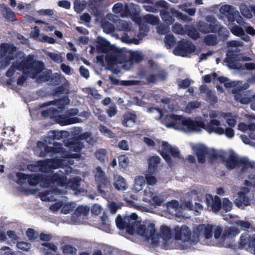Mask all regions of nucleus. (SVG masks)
Instances as JSON below:
<instances>
[{"label": "nucleus", "mask_w": 255, "mask_h": 255, "mask_svg": "<svg viewBox=\"0 0 255 255\" xmlns=\"http://www.w3.org/2000/svg\"><path fill=\"white\" fill-rule=\"evenodd\" d=\"M45 53L54 62L58 63L62 62V57L59 54L57 53H52L47 51H45Z\"/></svg>", "instance_id": "nucleus-55"}, {"label": "nucleus", "mask_w": 255, "mask_h": 255, "mask_svg": "<svg viewBox=\"0 0 255 255\" xmlns=\"http://www.w3.org/2000/svg\"><path fill=\"white\" fill-rule=\"evenodd\" d=\"M140 77L145 79L148 83H155L158 79H164L166 77V73L162 71L159 75H155L151 72H142Z\"/></svg>", "instance_id": "nucleus-34"}, {"label": "nucleus", "mask_w": 255, "mask_h": 255, "mask_svg": "<svg viewBox=\"0 0 255 255\" xmlns=\"http://www.w3.org/2000/svg\"><path fill=\"white\" fill-rule=\"evenodd\" d=\"M218 80L221 83H224V86L226 88L233 87L232 91L235 94V99L237 101H239L243 104H247L251 101L252 97L249 92H241L242 90L248 88V84H242V83L240 81H231L229 79L224 77L218 78Z\"/></svg>", "instance_id": "nucleus-9"}, {"label": "nucleus", "mask_w": 255, "mask_h": 255, "mask_svg": "<svg viewBox=\"0 0 255 255\" xmlns=\"http://www.w3.org/2000/svg\"><path fill=\"white\" fill-rule=\"evenodd\" d=\"M240 244L246 249L255 246V234L251 235L249 232L243 234L240 240Z\"/></svg>", "instance_id": "nucleus-29"}, {"label": "nucleus", "mask_w": 255, "mask_h": 255, "mask_svg": "<svg viewBox=\"0 0 255 255\" xmlns=\"http://www.w3.org/2000/svg\"><path fill=\"white\" fill-rule=\"evenodd\" d=\"M133 20L140 26L139 28V35L138 36V41L141 40L145 35L147 32V28L143 30L142 26L144 25L145 23H149L152 25L156 24L159 19L158 17H156L152 14H146L142 17L138 16L133 15L132 17Z\"/></svg>", "instance_id": "nucleus-16"}, {"label": "nucleus", "mask_w": 255, "mask_h": 255, "mask_svg": "<svg viewBox=\"0 0 255 255\" xmlns=\"http://www.w3.org/2000/svg\"><path fill=\"white\" fill-rule=\"evenodd\" d=\"M68 136V132L66 131H50L48 133V137L53 139L59 140L63 139Z\"/></svg>", "instance_id": "nucleus-41"}, {"label": "nucleus", "mask_w": 255, "mask_h": 255, "mask_svg": "<svg viewBox=\"0 0 255 255\" xmlns=\"http://www.w3.org/2000/svg\"><path fill=\"white\" fill-rule=\"evenodd\" d=\"M137 219V216L135 214H132L129 216H126L124 218L119 215L116 220V224L119 229H126L129 235H138L145 241H150L153 245L161 244L166 250L175 249V237L173 238L169 228L161 227L159 236L155 233L153 224L142 225Z\"/></svg>", "instance_id": "nucleus-2"}, {"label": "nucleus", "mask_w": 255, "mask_h": 255, "mask_svg": "<svg viewBox=\"0 0 255 255\" xmlns=\"http://www.w3.org/2000/svg\"><path fill=\"white\" fill-rule=\"evenodd\" d=\"M160 158L158 156H153L148 159V171L150 173H154L158 170Z\"/></svg>", "instance_id": "nucleus-36"}, {"label": "nucleus", "mask_w": 255, "mask_h": 255, "mask_svg": "<svg viewBox=\"0 0 255 255\" xmlns=\"http://www.w3.org/2000/svg\"><path fill=\"white\" fill-rule=\"evenodd\" d=\"M76 206V204L74 202L64 203L63 202V206L61 209V213L63 214H69L75 208Z\"/></svg>", "instance_id": "nucleus-46"}, {"label": "nucleus", "mask_w": 255, "mask_h": 255, "mask_svg": "<svg viewBox=\"0 0 255 255\" xmlns=\"http://www.w3.org/2000/svg\"><path fill=\"white\" fill-rule=\"evenodd\" d=\"M236 225L242 230H246L251 228V224L246 221L239 220L236 222Z\"/></svg>", "instance_id": "nucleus-62"}, {"label": "nucleus", "mask_w": 255, "mask_h": 255, "mask_svg": "<svg viewBox=\"0 0 255 255\" xmlns=\"http://www.w3.org/2000/svg\"><path fill=\"white\" fill-rule=\"evenodd\" d=\"M146 184L145 177L143 176H136L134 179V183L132 187L133 191L139 192L142 190Z\"/></svg>", "instance_id": "nucleus-38"}, {"label": "nucleus", "mask_w": 255, "mask_h": 255, "mask_svg": "<svg viewBox=\"0 0 255 255\" xmlns=\"http://www.w3.org/2000/svg\"><path fill=\"white\" fill-rule=\"evenodd\" d=\"M167 211L171 214L174 215L180 218L185 217L183 212L180 211L179 203L177 200H172L166 203Z\"/></svg>", "instance_id": "nucleus-30"}, {"label": "nucleus", "mask_w": 255, "mask_h": 255, "mask_svg": "<svg viewBox=\"0 0 255 255\" xmlns=\"http://www.w3.org/2000/svg\"><path fill=\"white\" fill-rule=\"evenodd\" d=\"M124 9H125L126 11L121 13L122 17H133V15L137 14L139 11V6L133 3H130L124 7L122 3L119 2L115 4L113 7V11L115 13H121Z\"/></svg>", "instance_id": "nucleus-18"}, {"label": "nucleus", "mask_w": 255, "mask_h": 255, "mask_svg": "<svg viewBox=\"0 0 255 255\" xmlns=\"http://www.w3.org/2000/svg\"><path fill=\"white\" fill-rule=\"evenodd\" d=\"M206 202L209 208H210L214 212H218L221 208V203L220 198L215 196L213 197L210 194H207L206 196Z\"/></svg>", "instance_id": "nucleus-27"}, {"label": "nucleus", "mask_w": 255, "mask_h": 255, "mask_svg": "<svg viewBox=\"0 0 255 255\" xmlns=\"http://www.w3.org/2000/svg\"><path fill=\"white\" fill-rule=\"evenodd\" d=\"M76 250L70 245H66L63 248V253L65 255H75Z\"/></svg>", "instance_id": "nucleus-56"}, {"label": "nucleus", "mask_w": 255, "mask_h": 255, "mask_svg": "<svg viewBox=\"0 0 255 255\" xmlns=\"http://www.w3.org/2000/svg\"><path fill=\"white\" fill-rule=\"evenodd\" d=\"M195 49V46L191 42L183 39L178 43L173 52L176 55L184 57L188 53L194 52Z\"/></svg>", "instance_id": "nucleus-20"}, {"label": "nucleus", "mask_w": 255, "mask_h": 255, "mask_svg": "<svg viewBox=\"0 0 255 255\" xmlns=\"http://www.w3.org/2000/svg\"><path fill=\"white\" fill-rule=\"evenodd\" d=\"M95 179L98 184V190L101 193L105 191L103 189H109L110 187V182L106 177L105 172L100 167H97L95 170Z\"/></svg>", "instance_id": "nucleus-22"}, {"label": "nucleus", "mask_w": 255, "mask_h": 255, "mask_svg": "<svg viewBox=\"0 0 255 255\" xmlns=\"http://www.w3.org/2000/svg\"><path fill=\"white\" fill-rule=\"evenodd\" d=\"M143 6L147 11L156 12L158 11H160L162 8H165L167 7V3L162 0L153 3L152 0L151 2L145 4Z\"/></svg>", "instance_id": "nucleus-32"}, {"label": "nucleus", "mask_w": 255, "mask_h": 255, "mask_svg": "<svg viewBox=\"0 0 255 255\" xmlns=\"http://www.w3.org/2000/svg\"><path fill=\"white\" fill-rule=\"evenodd\" d=\"M66 101H68V99L59 100L44 103L42 107L53 105L55 107L50 108L46 111H42L41 112L42 116L44 117H49L51 118H55L56 122L62 126L77 123L79 121L77 118L71 117L78 114V111L77 109H71L68 111L67 114L64 116L59 115L60 113H62L63 111L64 103H68Z\"/></svg>", "instance_id": "nucleus-6"}, {"label": "nucleus", "mask_w": 255, "mask_h": 255, "mask_svg": "<svg viewBox=\"0 0 255 255\" xmlns=\"http://www.w3.org/2000/svg\"><path fill=\"white\" fill-rule=\"evenodd\" d=\"M205 43L209 45H214L217 43V38L214 35H208L204 39Z\"/></svg>", "instance_id": "nucleus-59"}, {"label": "nucleus", "mask_w": 255, "mask_h": 255, "mask_svg": "<svg viewBox=\"0 0 255 255\" xmlns=\"http://www.w3.org/2000/svg\"><path fill=\"white\" fill-rule=\"evenodd\" d=\"M156 144L158 150L169 166L173 165L171 154L175 158L182 159L179 150L177 147L171 145L165 141L157 140Z\"/></svg>", "instance_id": "nucleus-13"}, {"label": "nucleus", "mask_w": 255, "mask_h": 255, "mask_svg": "<svg viewBox=\"0 0 255 255\" xmlns=\"http://www.w3.org/2000/svg\"><path fill=\"white\" fill-rule=\"evenodd\" d=\"M86 8V3L84 1L76 0L74 2V9L77 12L80 13Z\"/></svg>", "instance_id": "nucleus-60"}, {"label": "nucleus", "mask_w": 255, "mask_h": 255, "mask_svg": "<svg viewBox=\"0 0 255 255\" xmlns=\"http://www.w3.org/2000/svg\"><path fill=\"white\" fill-rule=\"evenodd\" d=\"M99 129L102 133L110 138H115L116 137L115 134L111 129L103 125H100L99 126Z\"/></svg>", "instance_id": "nucleus-53"}, {"label": "nucleus", "mask_w": 255, "mask_h": 255, "mask_svg": "<svg viewBox=\"0 0 255 255\" xmlns=\"http://www.w3.org/2000/svg\"><path fill=\"white\" fill-rule=\"evenodd\" d=\"M89 207L87 206H78L71 218V222L73 224H80L85 222V217L89 213Z\"/></svg>", "instance_id": "nucleus-23"}, {"label": "nucleus", "mask_w": 255, "mask_h": 255, "mask_svg": "<svg viewBox=\"0 0 255 255\" xmlns=\"http://www.w3.org/2000/svg\"><path fill=\"white\" fill-rule=\"evenodd\" d=\"M97 228L108 232L110 230V224L107 217H103L100 219L99 223L96 224Z\"/></svg>", "instance_id": "nucleus-44"}, {"label": "nucleus", "mask_w": 255, "mask_h": 255, "mask_svg": "<svg viewBox=\"0 0 255 255\" xmlns=\"http://www.w3.org/2000/svg\"><path fill=\"white\" fill-rule=\"evenodd\" d=\"M228 62V67L230 69H247L248 70H254L255 69V64L254 63H247L243 65L241 62H236L235 60V62L233 61V58L227 59L225 62Z\"/></svg>", "instance_id": "nucleus-28"}, {"label": "nucleus", "mask_w": 255, "mask_h": 255, "mask_svg": "<svg viewBox=\"0 0 255 255\" xmlns=\"http://www.w3.org/2000/svg\"><path fill=\"white\" fill-rule=\"evenodd\" d=\"M219 11L223 16L227 17L228 21L232 22L235 21L239 25H244L245 21L240 15L239 11L234 6L228 4H225L220 8Z\"/></svg>", "instance_id": "nucleus-14"}, {"label": "nucleus", "mask_w": 255, "mask_h": 255, "mask_svg": "<svg viewBox=\"0 0 255 255\" xmlns=\"http://www.w3.org/2000/svg\"><path fill=\"white\" fill-rule=\"evenodd\" d=\"M97 228L108 232L110 230V224L107 217H103L100 219L99 223L96 224Z\"/></svg>", "instance_id": "nucleus-43"}, {"label": "nucleus", "mask_w": 255, "mask_h": 255, "mask_svg": "<svg viewBox=\"0 0 255 255\" xmlns=\"http://www.w3.org/2000/svg\"><path fill=\"white\" fill-rule=\"evenodd\" d=\"M219 27V22L212 16H207L205 21H200L198 29L204 33L216 32Z\"/></svg>", "instance_id": "nucleus-19"}, {"label": "nucleus", "mask_w": 255, "mask_h": 255, "mask_svg": "<svg viewBox=\"0 0 255 255\" xmlns=\"http://www.w3.org/2000/svg\"><path fill=\"white\" fill-rule=\"evenodd\" d=\"M142 200L152 205L159 206L164 202V198L153 188L147 186L143 191Z\"/></svg>", "instance_id": "nucleus-17"}, {"label": "nucleus", "mask_w": 255, "mask_h": 255, "mask_svg": "<svg viewBox=\"0 0 255 255\" xmlns=\"http://www.w3.org/2000/svg\"><path fill=\"white\" fill-rule=\"evenodd\" d=\"M160 122L167 128H173L186 133H194L196 131V118L192 119L182 115L172 114L166 115Z\"/></svg>", "instance_id": "nucleus-8"}, {"label": "nucleus", "mask_w": 255, "mask_h": 255, "mask_svg": "<svg viewBox=\"0 0 255 255\" xmlns=\"http://www.w3.org/2000/svg\"><path fill=\"white\" fill-rule=\"evenodd\" d=\"M217 30H218L219 36L221 37V38L223 40L227 39L228 37L229 32L226 28L224 27H221L219 25V27Z\"/></svg>", "instance_id": "nucleus-63"}, {"label": "nucleus", "mask_w": 255, "mask_h": 255, "mask_svg": "<svg viewBox=\"0 0 255 255\" xmlns=\"http://www.w3.org/2000/svg\"><path fill=\"white\" fill-rule=\"evenodd\" d=\"M167 6L165 8L160 10V16L166 23L171 24L173 22L174 19L170 15L169 12L167 11Z\"/></svg>", "instance_id": "nucleus-42"}, {"label": "nucleus", "mask_w": 255, "mask_h": 255, "mask_svg": "<svg viewBox=\"0 0 255 255\" xmlns=\"http://www.w3.org/2000/svg\"><path fill=\"white\" fill-rule=\"evenodd\" d=\"M186 26L183 28L182 25L178 23L175 24L172 28L173 31L177 34L183 35L187 33L188 35L193 39H197L199 37V33L196 30H188Z\"/></svg>", "instance_id": "nucleus-26"}, {"label": "nucleus", "mask_w": 255, "mask_h": 255, "mask_svg": "<svg viewBox=\"0 0 255 255\" xmlns=\"http://www.w3.org/2000/svg\"><path fill=\"white\" fill-rule=\"evenodd\" d=\"M0 49L2 52V66L5 67L9 64V61L13 59V57L16 54V49L13 45L5 43L1 44Z\"/></svg>", "instance_id": "nucleus-21"}, {"label": "nucleus", "mask_w": 255, "mask_h": 255, "mask_svg": "<svg viewBox=\"0 0 255 255\" xmlns=\"http://www.w3.org/2000/svg\"><path fill=\"white\" fill-rule=\"evenodd\" d=\"M229 28L231 32L235 35L240 37L242 40L246 42H250L251 41V38L248 34H246L244 29L240 25H229Z\"/></svg>", "instance_id": "nucleus-31"}, {"label": "nucleus", "mask_w": 255, "mask_h": 255, "mask_svg": "<svg viewBox=\"0 0 255 255\" xmlns=\"http://www.w3.org/2000/svg\"><path fill=\"white\" fill-rule=\"evenodd\" d=\"M245 46L244 43L241 40H231L227 42V57L225 59L224 63H226L228 66V62H225L228 58H235L236 56H233L231 53L239 52L241 51L240 48H243Z\"/></svg>", "instance_id": "nucleus-24"}, {"label": "nucleus", "mask_w": 255, "mask_h": 255, "mask_svg": "<svg viewBox=\"0 0 255 255\" xmlns=\"http://www.w3.org/2000/svg\"><path fill=\"white\" fill-rule=\"evenodd\" d=\"M191 232L189 227L182 226L174 229L175 249L185 250L190 247Z\"/></svg>", "instance_id": "nucleus-12"}, {"label": "nucleus", "mask_w": 255, "mask_h": 255, "mask_svg": "<svg viewBox=\"0 0 255 255\" xmlns=\"http://www.w3.org/2000/svg\"><path fill=\"white\" fill-rule=\"evenodd\" d=\"M42 33H40V30L37 26H35L30 33V36L39 41Z\"/></svg>", "instance_id": "nucleus-61"}, {"label": "nucleus", "mask_w": 255, "mask_h": 255, "mask_svg": "<svg viewBox=\"0 0 255 255\" xmlns=\"http://www.w3.org/2000/svg\"><path fill=\"white\" fill-rule=\"evenodd\" d=\"M97 48L100 52L107 53L112 49V46L109 42L101 37L97 38Z\"/></svg>", "instance_id": "nucleus-35"}, {"label": "nucleus", "mask_w": 255, "mask_h": 255, "mask_svg": "<svg viewBox=\"0 0 255 255\" xmlns=\"http://www.w3.org/2000/svg\"><path fill=\"white\" fill-rule=\"evenodd\" d=\"M136 116L134 114L127 113L124 116L123 124L127 127H133L135 123Z\"/></svg>", "instance_id": "nucleus-39"}, {"label": "nucleus", "mask_w": 255, "mask_h": 255, "mask_svg": "<svg viewBox=\"0 0 255 255\" xmlns=\"http://www.w3.org/2000/svg\"><path fill=\"white\" fill-rule=\"evenodd\" d=\"M42 255H60L55 254L58 251V247L55 244L52 242L44 243L42 244Z\"/></svg>", "instance_id": "nucleus-33"}, {"label": "nucleus", "mask_w": 255, "mask_h": 255, "mask_svg": "<svg viewBox=\"0 0 255 255\" xmlns=\"http://www.w3.org/2000/svg\"><path fill=\"white\" fill-rule=\"evenodd\" d=\"M147 112L152 114V117L156 120H162L161 118L163 116V113L161 110L157 108H149L147 109ZM164 119H163V120Z\"/></svg>", "instance_id": "nucleus-48"}, {"label": "nucleus", "mask_w": 255, "mask_h": 255, "mask_svg": "<svg viewBox=\"0 0 255 255\" xmlns=\"http://www.w3.org/2000/svg\"><path fill=\"white\" fill-rule=\"evenodd\" d=\"M238 129L243 132L248 130L252 131L255 129V125L252 123L247 125L244 123H241L238 125Z\"/></svg>", "instance_id": "nucleus-50"}, {"label": "nucleus", "mask_w": 255, "mask_h": 255, "mask_svg": "<svg viewBox=\"0 0 255 255\" xmlns=\"http://www.w3.org/2000/svg\"><path fill=\"white\" fill-rule=\"evenodd\" d=\"M90 132H86L80 135V140L73 139L72 141L65 142L63 147L61 144L55 142L53 147H49L46 145L45 141H38L35 149V154L40 157L49 156H53L54 154H57L52 159H48L44 161H38L36 164H31L27 166L29 171L32 172L41 171L44 173L50 172L52 169L62 168L64 170L65 173L61 170L53 173L52 175L43 176L41 178L37 174L27 175L18 172L16 176L18 178L17 183L23 184L27 182L30 185H35L39 183L41 187H51L55 186L69 188L76 191V193L80 194L85 192V190L80 188V187L82 181L81 178L76 177L67 181L65 175L75 172V170L70 166L74 164L73 158H79V152L83 147V143L81 140L85 139L86 141L91 144L95 142V140L90 138Z\"/></svg>", "instance_id": "nucleus-1"}, {"label": "nucleus", "mask_w": 255, "mask_h": 255, "mask_svg": "<svg viewBox=\"0 0 255 255\" xmlns=\"http://www.w3.org/2000/svg\"><path fill=\"white\" fill-rule=\"evenodd\" d=\"M108 20H110L113 22H116L118 20V17L114 14L109 13L106 15V18L103 19L101 22L102 27L105 32L108 34H112L113 36L117 38H121V40L125 43L128 44L133 43L138 44L139 41L137 38H130L129 35L127 33L124 34L121 37H120L118 35L113 33L115 31V26Z\"/></svg>", "instance_id": "nucleus-11"}, {"label": "nucleus", "mask_w": 255, "mask_h": 255, "mask_svg": "<svg viewBox=\"0 0 255 255\" xmlns=\"http://www.w3.org/2000/svg\"><path fill=\"white\" fill-rule=\"evenodd\" d=\"M191 4L190 2L185 3L180 5H178L177 7L181 9L182 11H184L188 13L190 15L193 16L195 14L196 12V8H188L187 7L190 6Z\"/></svg>", "instance_id": "nucleus-52"}, {"label": "nucleus", "mask_w": 255, "mask_h": 255, "mask_svg": "<svg viewBox=\"0 0 255 255\" xmlns=\"http://www.w3.org/2000/svg\"><path fill=\"white\" fill-rule=\"evenodd\" d=\"M200 106V103L198 102H191L186 105L184 111L187 113L191 114L196 109L199 108Z\"/></svg>", "instance_id": "nucleus-49"}, {"label": "nucleus", "mask_w": 255, "mask_h": 255, "mask_svg": "<svg viewBox=\"0 0 255 255\" xmlns=\"http://www.w3.org/2000/svg\"><path fill=\"white\" fill-rule=\"evenodd\" d=\"M129 163L128 157L125 155H120L119 157V164L120 167L125 169Z\"/></svg>", "instance_id": "nucleus-57"}, {"label": "nucleus", "mask_w": 255, "mask_h": 255, "mask_svg": "<svg viewBox=\"0 0 255 255\" xmlns=\"http://www.w3.org/2000/svg\"><path fill=\"white\" fill-rule=\"evenodd\" d=\"M196 233L206 245L224 246L225 242L239 234L240 230L237 227L224 228L219 225L202 224L197 227Z\"/></svg>", "instance_id": "nucleus-3"}, {"label": "nucleus", "mask_w": 255, "mask_h": 255, "mask_svg": "<svg viewBox=\"0 0 255 255\" xmlns=\"http://www.w3.org/2000/svg\"><path fill=\"white\" fill-rule=\"evenodd\" d=\"M31 244L28 242H19L17 243V248L21 251L28 252L31 249Z\"/></svg>", "instance_id": "nucleus-58"}, {"label": "nucleus", "mask_w": 255, "mask_h": 255, "mask_svg": "<svg viewBox=\"0 0 255 255\" xmlns=\"http://www.w3.org/2000/svg\"><path fill=\"white\" fill-rule=\"evenodd\" d=\"M20 59L8 69L6 74L7 77L13 75L14 69L22 71L23 74L32 78H37L38 82L48 80L51 73L50 70L44 69L43 64L39 61H34L30 57L22 59L23 53H19Z\"/></svg>", "instance_id": "nucleus-4"}, {"label": "nucleus", "mask_w": 255, "mask_h": 255, "mask_svg": "<svg viewBox=\"0 0 255 255\" xmlns=\"http://www.w3.org/2000/svg\"><path fill=\"white\" fill-rule=\"evenodd\" d=\"M221 118L226 121V123L230 127H234L236 124V117L231 113L221 112Z\"/></svg>", "instance_id": "nucleus-40"}, {"label": "nucleus", "mask_w": 255, "mask_h": 255, "mask_svg": "<svg viewBox=\"0 0 255 255\" xmlns=\"http://www.w3.org/2000/svg\"><path fill=\"white\" fill-rule=\"evenodd\" d=\"M240 9L242 14L245 18L251 19L253 17V14L251 9V5L248 6L245 4H242L240 6Z\"/></svg>", "instance_id": "nucleus-45"}, {"label": "nucleus", "mask_w": 255, "mask_h": 255, "mask_svg": "<svg viewBox=\"0 0 255 255\" xmlns=\"http://www.w3.org/2000/svg\"><path fill=\"white\" fill-rule=\"evenodd\" d=\"M142 58L141 53L138 51H127L125 49H116L113 53L108 54L106 61L108 65L115 72L123 68L130 69L134 62H138Z\"/></svg>", "instance_id": "nucleus-5"}, {"label": "nucleus", "mask_w": 255, "mask_h": 255, "mask_svg": "<svg viewBox=\"0 0 255 255\" xmlns=\"http://www.w3.org/2000/svg\"><path fill=\"white\" fill-rule=\"evenodd\" d=\"M50 188L51 190H45L39 193L38 196L42 201L51 202L49 207L50 210L53 213H56L61 209L63 206V201L59 199V196L63 194L62 190L58 188L56 186L51 187H43Z\"/></svg>", "instance_id": "nucleus-10"}, {"label": "nucleus", "mask_w": 255, "mask_h": 255, "mask_svg": "<svg viewBox=\"0 0 255 255\" xmlns=\"http://www.w3.org/2000/svg\"><path fill=\"white\" fill-rule=\"evenodd\" d=\"M164 42L167 48L169 49L174 45L175 39L172 35H167L165 37Z\"/></svg>", "instance_id": "nucleus-54"}, {"label": "nucleus", "mask_w": 255, "mask_h": 255, "mask_svg": "<svg viewBox=\"0 0 255 255\" xmlns=\"http://www.w3.org/2000/svg\"><path fill=\"white\" fill-rule=\"evenodd\" d=\"M233 206V204L228 198H224L222 203V208L226 212L230 211Z\"/></svg>", "instance_id": "nucleus-64"}, {"label": "nucleus", "mask_w": 255, "mask_h": 255, "mask_svg": "<svg viewBox=\"0 0 255 255\" xmlns=\"http://www.w3.org/2000/svg\"><path fill=\"white\" fill-rule=\"evenodd\" d=\"M2 138L4 144H13L17 141V138L14 134V128L11 127H5L2 130Z\"/></svg>", "instance_id": "nucleus-25"}, {"label": "nucleus", "mask_w": 255, "mask_h": 255, "mask_svg": "<svg viewBox=\"0 0 255 255\" xmlns=\"http://www.w3.org/2000/svg\"><path fill=\"white\" fill-rule=\"evenodd\" d=\"M170 12L173 16L176 17L178 19L183 21H188L190 20V18L186 15L183 14L181 12L175 8H171Z\"/></svg>", "instance_id": "nucleus-47"}, {"label": "nucleus", "mask_w": 255, "mask_h": 255, "mask_svg": "<svg viewBox=\"0 0 255 255\" xmlns=\"http://www.w3.org/2000/svg\"><path fill=\"white\" fill-rule=\"evenodd\" d=\"M254 199L253 194L248 187H242L238 193L235 200V205L240 208L243 209L245 207L251 205Z\"/></svg>", "instance_id": "nucleus-15"}, {"label": "nucleus", "mask_w": 255, "mask_h": 255, "mask_svg": "<svg viewBox=\"0 0 255 255\" xmlns=\"http://www.w3.org/2000/svg\"><path fill=\"white\" fill-rule=\"evenodd\" d=\"M209 116L210 122L205 123L208 118L207 114H203L202 116L196 117V133H200L205 129L209 133L214 132L219 135L224 134L225 128L223 127L221 118V112L219 111H211Z\"/></svg>", "instance_id": "nucleus-7"}, {"label": "nucleus", "mask_w": 255, "mask_h": 255, "mask_svg": "<svg viewBox=\"0 0 255 255\" xmlns=\"http://www.w3.org/2000/svg\"><path fill=\"white\" fill-rule=\"evenodd\" d=\"M122 206V204L120 202L111 201L109 202L108 204V207L112 214H115Z\"/></svg>", "instance_id": "nucleus-51"}, {"label": "nucleus", "mask_w": 255, "mask_h": 255, "mask_svg": "<svg viewBox=\"0 0 255 255\" xmlns=\"http://www.w3.org/2000/svg\"><path fill=\"white\" fill-rule=\"evenodd\" d=\"M114 186L119 191H125L127 188L125 179L121 176L115 175L114 177Z\"/></svg>", "instance_id": "nucleus-37"}]
</instances>
